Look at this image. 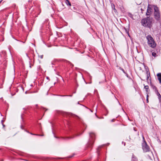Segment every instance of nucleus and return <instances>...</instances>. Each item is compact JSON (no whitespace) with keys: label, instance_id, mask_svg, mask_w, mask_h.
<instances>
[{"label":"nucleus","instance_id":"f257e3e1","mask_svg":"<svg viewBox=\"0 0 161 161\" xmlns=\"http://www.w3.org/2000/svg\"><path fill=\"white\" fill-rule=\"evenodd\" d=\"M153 22V18L150 16L142 19L141 21L142 24L143 26L149 28L152 27Z\"/></svg>","mask_w":161,"mask_h":161},{"label":"nucleus","instance_id":"f03ea898","mask_svg":"<svg viewBox=\"0 0 161 161\" xmlns=\"http://www.w3.org/2000/svg\"><path fill=\"white\" fill-rule=\"evenodd\" d=\"M147 44L149 46L152 48H154L156 46V44L153 38L151 35H148L146 37Z\"/></svg>","mask_w":161,"mask_h":161},{"label":"nucleus","instance_id":"7ed1b4c3","mask_svg":"<svg viewBox=\"0 0 161 161\" xmlns=\"http://www.w3.org/2000/svg\"><path fill=\"white\" fill-rule=\"evenodd\" d=\"M157 6L155 5H152L148 4L147 6L146 15L147 16L150 15L153 12V10H155V8H156Z\"/></svg>","mask_w":161,"mask_h":161},{"label":"nucleus","instance_id":"20e7f679","mask_svg":"<svg viewBox=\"0 0 161 161\" xmlns=\"http://www.w3.org/2000/svg\"><path fill=\"white\" fill-rule=\"evenodd\" d=\"M154 15L155 19L157 21H159L161 20L160 14V13L158 8L157 7L155 8L154 12Z\"/></svg>","mask_w":161,"mask_h":161},{"label":"nucleus","instance_id":"39448f33","mask_svg":"<svg viewBox=\"0 0 161 161\" xmlns=\"http://www.w3.org/2000/svg\"><path fill=\"white\" fill-rule=\"evenodd\" d=\"M142 148L143 151L144 152H147L149 151L150 148L147 145L146 142L144 140L142 144Z\"/></svg>","mask_w":161,"mask_h":161},{"label":"nucleus","instance_id":"423d86ee","mask_svg":"<svg viewBox=\"0 0 161 161\" xmlns=\"http://www.w3.org/2000/svg\"><path fill=\"white\" fill-rule=\"evenodd\" d=\"M157 76L158 79L160 83H161V73H159L157 74Z\"/></svg>","mask_w":161,"mask_h":161},{"label":"nucleus","instance_id":"0eeeda50","mask_svg":"<svg viewBox=\"0 0 161 161\" xmlns=\"http://www.w3.org/2000/svg\"><path fill=\"white\" fill-rule=\"evenodd\" d=\"M146 74H147V79L146 80H147L149 78V77L150 76V72L149 71H147L146 72Z\"/></svg>","mask_w":161,"mask_h":161},{"label":"nucleus","instance_id":"6e6552de","mask_svg":"<svg viewBox=\"0 0 161 161\" xmlns=\"http://www.w3.org/2000/svg\"><path fill=\"white\" fill-rule=\"evenodd\" d=\"M65 3L67 5L69 6H71V4L68 0H66L65 1Z\"/></svg>","mask_w":161,"mask_h":161},{"label":"nucleus","instance_id":"1a4fd4ad","mask_svg":"<svg viewBox=\"0 0 161 161\" xmlns=\"http://www.w3.org/2000/svg\"><path fill=\"white\" fill-rule=\"evenodd\" d=\"M132 159L133 161H137V158L133 154L132 155Z\"/></svg>","mask_w":161,"mask_h":161},{"label":"nucleus","instance_id":"9d476101","mask_svg":"<svg viewBox=\"0 0 161 161\" xmlns=\"http://www.w3.org/2000/svg\"><path fill=\"white\" fill-rule=\"evenodd\" d=\"M90 136L92 139H93L95 135L93 133H91L90 134Z\"/></svg>","mask_w":161,"mask_h":161},{"label":"nucleus","instance_id":"9b49d317","mask_svg":"<svg viewBox=\"0 0 161 161\" xmlns=\"http://www.w3.org/2000/svg\"><path fill=\"white\" fill-rule=\"evenodd\" d=\"M144 88L146 89V90L147 92H148V90L149 89V87L148 86H144Z\"/></svg>","mask_w":161,"mask_h":161},{"label":"nucleus","instance_id":"f8f14e48","mask_svg":"<svg viewBox=\"0 0 161 161\" xmlns=\"http://www.w3.org/2000/svg\"><path fill=\"white\" fill-rule=\"evenodd\" d=\"M152 55L154 57H156L157 56V54L156 53L153 52L152 53Z\"/></svg>","mask_w":161,"mask_h":161},{"label":"nucleus","instance_id":"ddd939ff","mask_svg":"<svg viewBox=\"0 0 161 161\" xmlns=\"http://www.w3.org/2000/svg\"><path fill=\"white\" fill-rule=\"evenodd\" d=\"M156 93L157 94V95L158 96V97H159L160 96H161V95L158 92V91L157 90L156 91Z\"/></svg>","mask_w":161,"mask_h":161},{"label":"nucleus","instance_id":"4468645a","mask_svg":"<svg viewBox=\"0 0 161 161\" xmlns=\"http://www.w3.org/2000/svg\"><path fill=\"white\" fill-rule=\"evenodd\" d=\"M111 6L112 8H114V9H115L114 5L113 3L111 4Z\"/></svg>","mask_w":161,"mask_h":161},{"label":"nucleus","instance_id":"2eb2a0df","mask_svg":"<svg viewBox=\"0 0 161 161\" xmlns=\"http://www.w3.org/2000/svg\"><path fill=\"white\" fill-rule=\"evenodd\" d=\"M158 98L159 99V101L161 103V96H160L159 97H158Z\"/></svg>","mask_w":161,"mask_h":161},{"label":"nucleus","instance_id":"dca6fc26","mask_svg":"<svg viewBox=\"0 0 161 161\" xmlns=\"http://www.w3.org/2000/svg\"><path fill=\"white\" fill-rule=\"evenodd\" d=\"M121 70H122V71H123V72L125 74H126V73H125V71H124V69H121Z\"/></svg>","mask_w":161,"mask_h":161},{"label":"nucleus","instance_id":"f3484780","mask_svg":"<svg viewBox=\"0 0 161 161\" xmlns=\"http://www.w3.org/2000/svg\"><path fill=\"white\" fill-rule=\"evenodd\" d=\"M146 101H147V103H148V98H147V99H146Z\"/></svg>","mask_w":161,"mask_h":161},{"label":"nucleus","instance_id":"a211bd4d","mask_svg":"<svg viewBox=\"0 0 161 161\" xmlns=\"http://www.w3.org/2000/svg\"><path fill=\"white\" fill-rule=\"evenodd\" d=\"M43 55H41V56H40V58H43Z\"/></svg>","mask_w":161,"mask_h":161},{"label":"nucleus","instance_id":"6ab92c4d","mask_svg":"<svg viewBox=\"0 0 161 161\" xmlns=\"http://www.w3.org/2000/svg\"><path fill=\"white\" fill-rule=\"evenodd\" d=\"M147 98H148V94L147 95Z\"/></svg>","mask_w":161,"mask_h":161},{"label":"nucleus","instance_id":"aec40b11","mask_svg":"<svg viewBox=\"0 0 161 161\" xmlns=\"http://www.w3.org/2000/svg\"><path fill=\"white\" fill-rule=\"evenodd\" d=\"M47 79H49V78L48 77H47Z\"/></svg>","mask_w":161,"mask_h":161},{"label":"nucleus","instance_id":"412c9836","mask_svg":"<svg viewBox=\"0 0 161 161\" xmlns=\"http://www.w3.org/2000/svg\"><path fill=\"white\" fill-rule=\"evenodd\" d=\"M143 140H144V137H143Z\"/></svg>","mask_w":161,"mask_h":161},{"label":"nucleus","instance_id":"4be33fe9","mask_svg":"<svg viewBox=\"0 0 161 161\" xmlns=\"http://www.w3.org/2000/svg\"><path fill=\"white\" fill-rule=\"evenodd\" d=\"M141 10L142 11V8H141Z\"/></svg>","mask_w":161,"mask_h":161},{"label":"nucleus","instance_id":"5701e85b","mask_svg":"<svg viewBox=\"0 0 161 161\" xmlns=\"http://www.w3.org/2000/svg\"><path fill=\"white\" fill-rule=\"evenodd\" d=\"M1 3V2H0V3Z\"/></svg>","mask_w":161,"mask_h":161}]
</instances>
